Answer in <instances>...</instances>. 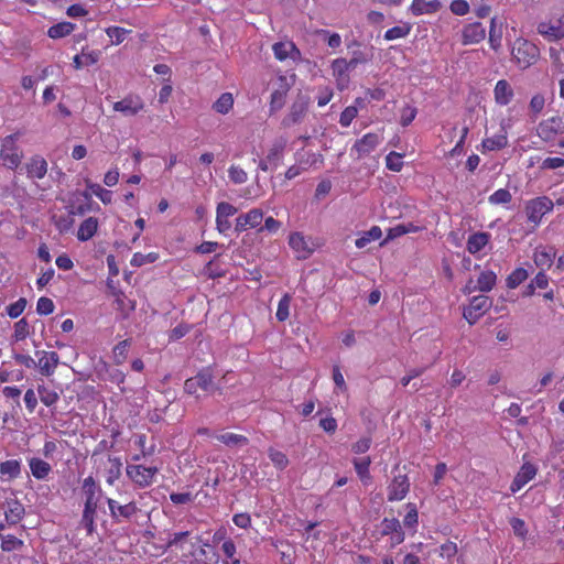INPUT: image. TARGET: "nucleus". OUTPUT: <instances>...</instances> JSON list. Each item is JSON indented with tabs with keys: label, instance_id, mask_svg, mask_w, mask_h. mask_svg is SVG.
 <instances>
[{
	"label": "nucleus",
	"instance_id": "nucleus-1",
	"mask_svg": "<svg viewBox=\"0 0 564 564\" xmlns=\"http://www.w3.org/2000/svg\"><path fill=\"white\" fill-rule=\"evenodd\" d=\"M83 490L85 494V508L82 517V524L91 534L95 530V518L100 499V488L93 477H87L83 481Z\"/></svg>",
	"mask_w": 564,
	"mask_h": 564
},
{
	"label": "nucleus",
	"instance_id": "nucleus-2",
	"mask_svg": "<svg viewBox=\"0 0 564 564\" xmlns=\"http://www.w3.org/2000/svg\"><path fill=\"white\" fill-rule=\"evenodd\" d=\"M19 134L13 133L1 140L0 159L3 165L10 170H17L23 158V152L18 145Z\"/></svg>",
	"mask_w": 564,
	"mask_h": 564
},
{
	"label": "nucleus",
	"instance_id": "nucleus-3",
	"mask_svg": "<svg viewBox=\"0 0 564 564\" xmlns=\"http://www.w3.org/2000/svg\"><path fill=\"white\" fill-rule=\"evenodd\" d=\"M539 48L524 39H517L512 46V57L517 65L525 69L539 58Z\"/></svg>",
	"mask_w": 564,
	"mask_h": 564
},
{
	"label": "nucleus",
	"instance_id": "nucleus-4",
	"mask_svg": "<svg viewBox=\"0 0 564 564\" xmlns=\"http://www.w3.org/2000/svg\"><path fill=\"white\" fill-rule=\"evenodd\" d=\"M384 129L381 128L377 132H368L360 139L356 140L350 149V154L357 160L368 156L383 141Z\"/></svg>",
	"mask_w": 564,
	"mask_h": 564
},
{
	"label": "nucleus",
	"instance_id": "nucleus-5",
	"mask_svg": "<svg viewBox=\"0 0 564 564\" xmlns=\"http://www.w3.org/2000/svg\"><path fill=\"white\" fill-rule=\"evenodd\" d=\"M554 207L553 202L546 196H540L527 202L524 210L528 221L534 227L539 226L543 216Z\"/></svg>",
	"mask_w": 564,
	"mask_h": 564
},
{
	"label": "nucleus",
	"instance_id": "nucleus-6",
	"mask_svg": "<svg viewBox=\"0 0 564 564\" xmlns=\"http://www.w3.org/2000/svg\"><path fill=\"white\" fill-rule=\"evenodd\" d=\"M127 476L129 479L140 488H147L154 482V478L159 473V468L155 466H143L128 464L126 468Z\"/></svg>",
	"mask_w": 564,
	"mask_h": 564
},
{
	"label": "nucleus",
	"instance_id": "nucleus-7",
	"mask_svg": "<svg viewBox=\"0 0 564 564\" xmlns=\"http://www.w3.org/2000/svg\"><path fill=\"white\" fill-rule=\"evenodd\" d=\"M112 109L123 117H135L145 110V101L138 94H128L112 104Z\"/></svg>",
	"mask_w": 564,
	"mask_h": 564
},
{
	"label": "nucleus",
	"instance_id": "nucleus-8",
	"mask_svg": "<svg viewBox=\"0 0 564 564\" xmlns=\"http://www.w3.org/2000/svg\"><path fill=\"white\" fill-rule=\"evenodd\" d=\"M289 246L295 253L296 258L301 260L310 258L316 248L312 238L304 236L300 231L290 234Z\"/></svg>",
	"mask_w": 564,
	"mask_h": 564
},
{
	"label": "nucleus",
	"instance_id": "nucleus-9",
	"mask_svg": "<svg viewBox=\"0 0 564 564\" xmlns=\"http://www.w3.org/2000/svg\"><path fill=\"white\" fill-rule=\"evenodd\" d=\"M491 304V300L486 295L474 296L464 310V318L470 325L475 324L490 308Z\"/></svg>",
	"mask_w": 564,
	"mask_h": 564
},
{
	"label": "nucleus",
	"instance_id": "nucleus-10",
	"mask_svg": "<svg viewBox=\"0 0 564 564\" xmlns=\"http://www.w3.org/2000/svg\"><path fill=\"white\" fill-rule=\"evenodd\" d=\"M536 133L543 141H552L557 134L564 133V121L557 116L543 120L538 124Z\"/></svg>",
	"mask_w": 564,
	"mask_h": 564
},
{
	"label": "nucleus",
	"instance_id": "nucleus-11",
	"mask_svg": "<svg viewBox=\"0 0 564 564\" xmlns=\"http://www.w3.org/2000/svg\"><path fill=\"white\" fill-rule=\"evenodd\" d=\"M238 209L230 203L220 202L216 207V229L221 235H227L231 228L230 217L236 215Z\"/></svg>",
	"mask_w": 564,
	"mask_h": 564
},
{
	"label": "nucleus",
	"instance_id": "nucleus-12",
	"mask_svg": "<svg viewBox=\"0 0 564 564\" xmlns=\"http://www.w3.org/2000/svg\"><path fill=\"white\" fill-rule=\"evenodd\" d=\"M525 455L523 456V464L520 467L519 471L514 476L510 490L512 494L518 492L522 489L529 481H531L538 474V466L531 462L525 460Z\"/></svg>",
	"mask_w": 564,
	"mask_h": 564
},
{
	"label": "nucleus",
	"instance_id": "nucleus-13",
	"mask_svg": "<svg viewBox=\"0 0 564 564\" xmlns=\"http://www.w3.org/2000/svg\"><path fill=\"white\" fill-rule=\"evenodd\" d=\"M290 83L285 76H278L273 83V91L270 100V111L274 112L285 104V98L290 89Z\"/></svg>",
	"mask_w": 564,
	"mask_h": 564
},
{
	"label": "nucleus",
	"instance_id": "nucleus-14",
	"mask_svg": "<svg viewBox=\"0 0 564 564\" xmlns=\"http://www.w3.org/2000/svg\"><path fill=\"white\" fill-rule=\"evenodd\" d=\"M214 376L210 369H204L199 371L195 377L189 378L184 383V390L188 394H195L199 389L209 391L213 388Z\"/></svg>",
	"mask_w": 564,
	"mask_h": 564
},
{
	"label": "nucleus",
	"instance_id": "nucleus-15",
	"mask_svg": "<svg viewBox=\"0 0 564 564\" xmlns=\"http://www.w3.org/2000/svg\"><path fill=\"white\" fill-rule=\"evenodd\" d=\"M263 219V212L259 208H252L246 214H241L236 218L235 230L241 232L248 228H256Z\"/></svg>",
	"mask_w": 564,
	"mask_h": 564
},
{
	"label": "nucleus",
	"instance_id": "nucleus-16",
	"mask_svg": "<svg viewBox=\"0 0 564 564\" xmlns=\"http://www.w3.org/2000/svg\"><path fill=\"white\" fill-rule=\"evenodd\" d=\"M496 282H497L496 273L491 270H485L479 274V276L477 279V284L474 285L473 282L470 281L465 286L464 292L467 294H470L475 291L489 292L496 285Z\"/></svg>",
	"mask_w": 564,
	"mask_h": 564
},
{
	"label": "nucleus",
	"instance_id": "nucleus-17",
	"mask_svg": "<svg viewBox=\"0 0 564 564\" xmlns=\"http://www.w3.org/2000/svg\"><path fill=\"white\" fill-rule=\"evenodd\" d=\"M410 489V482L406 475L395 476L388 487V500L399 501L405 498Z\"/></svg>",
	"mask_w": 564,
	"mask_h": 564
},
{
	"label": "nucleus",
	"instance_id": "nucleus-18",
	"mask_svg": "<svg viewBox=\"0 0 564 564\" xmlns=\"http://www.w3.org/2000/svg\"><path fill=\"white\" fill-rule=\"evenodd\" d=\"M332 73L333 76L336 79L337 86L339 89H345L349 83V75L348 73L351 69V67L348 65L347 59L345 58H336L332 62Z\"/></svg>",
	"mask_w": 564,
	"mask_h": 564
},
{
	"label": "nucleus",
	"instance_id": "nucleus-19",
	"mask_svg": "<svg viewBox=\"0 0 564 564\" xmlns=\"http://www.w3.org/2000/svg\"><path fill=\"white\" fill-rule=\"evenodd\" d=\"M486 36V30L480 22L469 23L464 26L462 32V43L464 45L477 44Z\"/></svg>",
	"mask_w": 564,
	"mask_h": 564
},
{
	"label": "nucleus",
	"instance_id": "nucleus-20",
	"mask_svg": "<svg viewBox=\"0 0 564 564\" xmlns=\"http://www.w3.org/2000/svg\"><path fill=\"white\" fill-rule=\"evenodd\" d=\"M107 503H108V507H109L110 516L115 520H117V521L120 518H122V519H130L138 511V507H137V505L134 502H129V503H126V505H120L118 501H116V500H113L111 498H108L107 499Z\"/></svg>",
	"mask_w": 564,
	"mask_h": 564
},
{
	"label": "nucleus",
	"instance_id": "nucleus-21",
	"mask_svg": "<svg viewBox=\"0 0 564 564\" xmlns=\"http://www.w3.org/2000/svg\"><path fill=\"white\" fill-rule=\"evenodd\" d=\"M538 32L550 41L564 37V26L557 19L540 22L538 25Z\"/></svg>",
	"mask_w": 564,
	"mask_h": 564
},
{
	"label": "nucleus",
	"instance_id": "nucleus-22",
	"mask_svg": "<svg viewBox=\"0 0 564 564\" xmlns=\"http://www.w3.org/2000/svg\"><path fill=\"white\" fill-rule=\"evenodd\" d=\"M442 9L440 0H413L409 11L411 14L419 17L423 14H433Z\"/></svg>",
	"mask_w": 564,
	"mask_h": 564
},
{
	"label": "nucleus",
	"instance_id": "nucleus-23",
	"mask_svg": "<svg viewBox=\"0 0 564 564\" xmlns=\"http://www.w3.org/2000/svg\"><path fill=\"white\" fill-rule=\"evenodd\" d=\"M514 97L512 86L506 80L500 79L496 83L494 88V99L499 106H507Z\"/></svg>",
	"mask_w": 564,
	"mask_h": 564
},
{
	"label": "nucleus",
	"instance_id": "nucleus-24",
	"mask_svg": "<svg viewBox=\"0 0 564 564\" xmlns=\"http://www.w3.org/2000/svg\"><path fill=\"white\" fill-rule=\"evenodd\" d=\"M26 175L31 180H42L47 173V162L40 155L32 156L25 165Z\"/></svg>",
	"mask_w": 564,
	"mask_h": 564
},
{
	"label": "nucleus",
	"instance_id": "nucleus-25",
	"mask_svg": "<svg viewBox=\"0 0 564 564\" xmlns=\"http://www.w3.org/2000/svg\"><path fill=\"white\" fill-rule=\"evenodd\" d=\"M25 513L23 505L17 499L7 500L4 503L6 522L9 525H14L23 518Z\"/></svg>",
	"mask_w": 564,
	"mask_h": 564
},
{
	"label": "nucleus",
	"instance_id": "nucleus-26",
	"mask_svg": "<svg viewBox=\"0 0 564 564\" xmlns=\"http://www.w3.org/2000/svg\"><path fill=\"white\" fill-rule=\"evenodd\" d=\"M556 256V251L553 247H539L534 250L533 261L538 268L542 271L549 269Z\"/></svg>",
	"mask_w": 564,
	"mask_h": 564
},
{
	"label": "nucleus",
	"instance_id": "nucleus-27",
	"mask_svg": "<svg viewBox=\"0 0 564 564\" xmlns=\"http://www.w3.org/2000/svg\"><path fill=\"white\" fill-rule=\"evenodd\" d=\"M272 50L275 58L279 61H285L288 58L295 59L300 55L295 44L291 41L274 43Z\"/></svg>",
	"mask_w": 564,
	"mask_h": 564
},
{
	"label": "nucleus",
	"instance_id": "nucleus-28",
	"mask_svg": "<svg viewBox=\"0 0 564 564\" xmlns=\"http://www.w3.org/2000/svg\"><path fill=\"white\" fill-rule=\"evenodd\" d=\"M41 356L39 357V368L42 375L51 376L54 373L59 358L55 351H41L39 352Z\"/></svg>",
	"mask_w": 564,
	"mask_h": 564
},
{
	"label": "nucleus",
	"instance_id": "nucleus-29",
	"mask_svg": "<svg viewBox=\"0 0 564 564\" xmlns=\"http://www.w3.org/2000/svg\"><path fill=\"white\" fill-rule=\"evenodd\" d=\"M307 98H299L291 107L288 116L284 119L286 126L295 124L302 120L307 110Z\"/></svg>",
	"mask_w": 564,
	"mask_h": 564
},
{
	"label": "nucleus",
	"instance_id": "nucleus-30",
	"mask_svg": "<svg viewBox=\"0 0 564 564\" xmlns=\"http://www.w3.org/2000/svg\"><path fill=\"white\" fill-rule=\"evenodd\" d=\"M286 144L288 139L284 137H279L272 142L270 149L268 150L267 158L269 161L274 162V166H278L281 162Z\"/></svg>",
	"mask_w": 564,
	"mask_h": 564
},
{
	"label": "nucleus",
	"instance_id": "nucleus-31",
	"mask_svg": "<svg viewBox=\"0 0 564 564\" xmlns=\"http://www.w3.org/2000/svg\"><path fill=\"white\" fill-rule=\"evenodd\" d=\"M489 238L490 236L487 232H476L470 235L467 240V250L473 254L481 251L489 242Z\"/></svg>",
	"mask_w": 564,
	"mask_h": 564
},
{
	"label": "nucleus",
	"instance_id": "nucleus-32",
	"mask_svg": "<svg viewBox=\"0 0 564 564\" xmlns=\"http://www.w3.org/2000/svg\"><path fill=\"white\" fill-rule=\"evenodd\" d=\"M98 228V221L94 217H88L85 219L77 231V238L80 241H87L89 240L97 231Z\"/></svg>",
	"mask_w": 564,
	"mask_h": 564
},
{
	"label": "nucleus",
	"instance_id": "nucleus-33",
	"mask_svg": "<svg viewBox=\"0 0 564 564\" xmlns=\"http://www.w3.org/2000/svg\"><path fill=\"white\" fill-rule=\"evenodd\" d=\"M546 104V97L542 93L534 94L529 101V116L535 120L543 111Z\"/></svg>",
	"mask_w": 564,
	"mask_h": 564
},
{
	"label": "nucleus",
	"instance_id": "nucleus-34",
	"mask_svg": "<svg viewBox=\"0 0 564 564\" xmlns=\"http://www.w3.org/2000/svg\"><path fill=\"white\" fill-rule=\"evenodd\" d=\"M355 470L359 476L360 480L364 484H368L371 480V476L369 473V466L371 464V458L369 456H365L361 458H355L352 460Z\"/></svg>",
	"mask_w": 564,
	"mask_h": 564
},
{
	"label": "nucleus",
	"instance_id": "nucleus-35",
	"mask_svg": "<svg viewBox=\"0 0 564 564\" xmlns=\"http://www.w3.org/2000/svg\"><path fill=\"white\" fill-rule=\"evenodd\" d=\"M122 463L118 457L109 456L106 464V481L112 485L121 475Z\"/></svg>",
	"mask_w": 564,
	"mask_h": 564
},
{
	"label": "nucleus",
	"instance_id": "nucleus-36",
	"mask_svg": "<svg viewBox=\"0 0 564 564\" xmlns=\"http://www.w3.org/2000/svg\"><path fill=\"white\" fill-rule=\"evenodd\" d=\"M507 144H508L507 133L502 132V133L495 134L490 138H486L482 141V149L485 151H497V150L506 148Z\"/></svg>",
	"mask_w": 564,
	"mask_h": 564
},
{
	"label": "nucleus",
	"instance_id": "nucleus-37",
	"mask_svg": "<svg viewBox=\"0 0 564 564\" xmlns=\"http://www.w3.org/2000/svg\"><path fill=\"white\" fill-rule=\"evenodd\" d=\"M381 236V228L379 226H372L369 230L362 232L360 237L356 239L355 245L357 248L362 249L371 241L379 240Z\"/></svg>",
	"mask_w": 564,
	"mask_h": 564
},
{
	"label": "nucleus",
	"instance_id": "nucleus-38",
	"mask_svg": "<svg viewBox=\"0 0 564 564\" xmlns=\"http://www.w3.org/2000/svg\"><path fill=\"white\" fill-rule=\"evenodd\" d=\"M29 466L32 475L36 479H44L51 471V465L40 458H31L29 460Z\"/></svg>",
	"mask_w": 564,
	"mask_h": 564
},
{
	"label": "nucleus",
	"instance_id": "nucleus-39",
	"mask_svg": "<svg viewBox=\"0 0 564 564\" xmlns=\"http://www.w3.org/2000/svg\"><path fill=\"white\" fill-rule=\"evenodd\" d=\"M232 107L234 96L230 93L221 94L213 105V109L220 115H227L232 109Z\"/></svg>",
	"mask_w": 564,
	"mask_h": 564
},
{
	"label": "nucleus",
	"instance_id": "nucleus-40",
	"mask_svg": "<svg viewBox=\"0 0 564 564\" xmlns=\"http://www.w3.org/2000/svg\"><path fill=\"white\" fill-rule=\"evenodd\" d=\"M362 104V99L360 98H357L355 100V105H351V106H348L346 107L341 113H340V118H339V123L341 124V127H349L350 123L352 122V120L357 117L358 115V105H361Z\"/></svg>",
	"mask_w": 564,
	"mask_h": 564
},
{
	"label": "nucleus",
	"instance_id": "nucleus-41",
	"mask_svg": "<svg viewBox=\"0 0 564 564\" xmlns=\"http://www.w3.org/2000/svg\"><path fill=\"white\" fill-rule=\"evenodd\" d=\"M74 24L70 22H61L51 26L47 31V35L51 39H62L69 35L74 31Z\"/></svg>",
	"mask_w": 564,
	"mask_h": 564
},
{
	"label": "nucleus",
	"instance_id": "nucleus-42",
	"mask_svg": "<svg viewBox=\"0 0 564 564\" xmlns=\"http://www.w3.org/2000/svg\"><path fill=\"white\" fill-rule=\"evenodd\" d=\"M216 438L227 446H243L248 443L246 436L226 432L216 436Z\"/></svg>",
	"mask_w": 564,
	"mask_h": 564
},
{
	"label": "nucleus",
	"instance_id": "nucleus-43",
	"mask_svg": "<svg viewBox=\"0 0 564 564\" xmlns=\"http://www.w3.org/2000/svg\"><path fill=\"white\" fill-rule=\"evenodd\" d=\"M21 465L18 460L11 459L0 464V474L8 479L17 478L20 475Z\"/></svg>",
	"mask_w": 564,
	"mask_h": 564
},
{
	"label": "nucleus",
	"instance_id": "nucleus-44",
	"mask_svg": "<svg viewBox=\"0 0 564 564\" xmlns=\"http://www.w3.org/2000/svg\"><path fill=\"white\" fill-rule=\"evenodd\" d=\"M105 32L110 37L111 44L119 45L126 40L127 35L131 33V30L120 26H109Z\"/></svg>",
	"mask_w": 564,
	"mask_h": 564
},
{
	"label": "nucleus",
	"instance_id": "nucleus-45",
	"mask_svg": "<svg viewBox=\"0 0 564 564\" xmlns=\"http://www.w3.org/2000/svg\"><path fill=\"white\" fill-rule=\"evenodd\" d=\"M87 189L91 195L98 197L104 204H110L112 200V192L104 188L96 183H87Z\"/></svg>",
	"mask_w": 564,
	"mask_h": 564
},
{
	"label": "nucleus",
	"instance_id": "nucleus-46",
	"mask_svg": "<svg viewBox=\"0 0 564 564\" xmlns=\"http://www.w3.org/2000/svg\"><path fill=\"white\" fill-rule=\"evenodd\" d=\"M160 258L159 253L158 252H150V253H141V252H135L131 260H130V264L132 267H142V265H145V264H149V263H154L155 261H158Z\"/></svg>",
	"mask_w": 564,
	"mask_h": 564
},
{
	"label": "nucleus",
	"instance_id": "nucleus-47",
	"mask_svg": "<svg viewBox=\"0 0 564 564\" xmlns=\"http://www.w3.org/2000/svg\"><path fill=\"white\" fill-rule=\"evenodd\" d=\"M268 455L275 468L283 470L288 467L289 458L283 452L270 448Z\"/></svg>",
	"mask_w": 564,
	"mask_h": 564
},
{
	"label": "nucleus",
	"instance_id": "nucleus-48",
	"mask_svg": "<svg viewBox=\"0 0 564 564\" xmlns=\"http://www.w3.org/2000/svg\"><path fill=\"white\" fill-rule=\"evenodd\" d=\"M528 276H529V274L525 269L518 268L514 271H512L510 273V275L507 278V286L510 289H516L523 281H525L528 279Z\"/></svg>",
	"mask_w": 564,
	"mask_h": 564
},
{
	"label": "nucleus",
	"instance_id": "nucleus-49",
	"mask_svg": "<svg viewBox=\"0 0 564 564\" xmlns=\"http://www.w3.org/2000/svg\"><path fill=\"white\" fill-rule=\"evenodd\" d=\"M410 32H411V25L410 24H403V25L393 26V28H391V29L386 31L384 39L387 41H393V40H397V39H402V37H405L406 35H409Z\"/></svg>",
	"mask_w": 564,
	"mask_h": 564
},
{
	"label": "nucleus",
	"instance_id": "nucleus-50",
	"mask_svg": "<svg viewBox=\"0 0 564 564\" xmlns=\"http://www.w3.org/2000/svg\"><path fill=\"white\" fill-rule=\"evenodd\" d=\"M291 295L284 294L282 299L279 301L278 310H276V318L280 322H284L290 316V305H291Z\"/></svg>",
	"mask_w": 564,
	"mask_h": 564
},
{
	"label": "nucleus",
	"instance_id": "nucleus-51",
	"mask_svg": "<svg viewBox=\"0 0 564 564\" xmlns=\"http://www.w3.org/2000/svg\"><path fill=\"white\" fill-rule=\"evenodd\" d=\"M228 176L234 184H243L248 180L247 172L239 165H230L228 169Z\"/></svg>",
	"mask_w": 564,
	"mask_h": 564
},
{
	"label": "nucleus",
	"instance_id": "nucleus-52",
	"mask_svg": "<svg viewBox=\"0 0 564 564\" xmlns=\"http://www.w3.org/2000/svg\"><path fill=\"white\" fill-rule=\"evenodd\" d=\"M37 390H39V395H40L41 401L46 406H51V405L55 404L59 398L57 392H55L54 390H52L47 387L40 386Z\"/></svg>",
	"mask_w": 564,
	"mask_h": 564
},
{
	"label": "nucleus",
	"instance_id": "nucleus-53",
	"mask_svg": "<svg viewBox=\"0 0 564 564\" xmlns=\"http://www.w3.org/2000/svg\"><path fill=\"white\" fill-rule=\"evenodd\" d=\"M402 159V154L392 151L386 156V165L393 172H400L403 167Z\"/></svg>",
	"mask_w": 564,
	"mask_h": 564
},
{
	"label": "nucleus",
	"instance_id": "nucleus-54",
	"mask_svg": "<svg viewBox=\"0 0 564 564\" xmlns=\"http://www.w3.org/2000/svg\"><path fill=\"white\" fill-rule=\"evenodd\" d=\"M512 196L508 189L499 188L489 196L488 200L492 205H500L508 204Z\"/></svg>",
	"mask_w": 564,
	"mask_h": 564
},
{
	"label": "nucleus",
	"instance_id": "nucleus-55",
	"mask_svg": "<svg viewBox=\"0 0 564 564\" xmlns=\"http://www.w3.org/2000/svg\"><path fill=\"white\" fill-rule=\"evenodd\" d=\"M129 340H122L113 348V360L117 365L123 364L128 355Z\"/></svg>",
	"mask_w": 564,
	"mask_h": 564
},
{
	"label": "nucleus",
	"instance_id": "nucleus-56",
	"mask_svg": "<svg viewBox=\"0 0 564 564\" xmlns=\"http://www.w3.org/2000/svg\"><path fill=\"white\" fill-rule=\"evenodd\" d=\"M30 333V326L25 318H21L14 324L13 338L15 341L23 340Z\"/></svg>",
	"mask_w": 564,
	"mask_h": 564
},
{
	"label": "nucleus",
	"instance_id": "nucleus-57",
	"mask_svg": "<svg viewBox=\"0 0 564 564\" xmlns=\"http://www.w3.org/2000/svg\"><path fill=\"white\" fill-rule=\"evenodd\" d=\"M23 542L14 535H2L1 536V549L3 551H14L22 546Z\"/></svg>",
	"mask_w": 564,
	"mask_h": 564
},
{
	"label": "nucleus",
	"instance_id": "nucleus-58",
	"mask_svg": "<svg viewBox=\"0 0 564 564\" xmlns=\"http://www.w3.org/2000/svg\"><path fill=\"white\" fill-rule=\"evenodd\" d=\"M417 110L415 107L406 105L401 110L400 123L408 127L415 118Z\"/></svg>",
	"mask_w": 564,
	"mask_h": 564
},
{
	"label": "nucleus",
	"instance_id": "nucleus-59",
	"mask_svg": "<svg viewBox=\"0 0 564 564\" xmlns=\"http://www.w3.org/2000/svg\"><path fill=\"white\" fill-rule=\"evenodd\" d=\"M25 306H26V300L21 297L17 302L10 304L7 307V313L11 318H17L23 313V311L25 310Z\"/></svg>",
	"mask_w": 564,
	"mask_h": 564
},
{
	"label": "nucleus",
	"instance_id": "nucleus-60",
	"mask_svg": "<svg viewBox=\"0 0 564 564\" xmlns=\"http://www.w3.org/2000/svg\"><path fill=\"white\" fill-rule=\"evenodd\" d=\"M55 305L48 297H40L36 304V312L40 315H48L53 313Z\"/></svg>",
	"mask_w": 564,
	"mask_h": 564
},
{
	"label": "nucleus",
	"instance_id": "nucleus-61",
	"mask_svg": "<svg viewBox=\"0 0 564 564\" xmlns=\"http://www.w3.org/2000/svg\"><path fill=\"white\" fill-rule=\"evenodd\" d=\"M333 380L335 383V393L347 391V386H346L344 376L338 366H335L333 368Z\"/></svg>",
	"mask_w": 564,
	"mask_h": 564
},
{
	"label": "nucleus",
	"instance_id": "nucleus-62",
	"mask_svg": "<svg viewBox=\"0 0 564 564\" xmlns=\"http://www.w3.org/2000/svg\"><path fill=\"white\" fill-rule=\"evenodd\" d=\"M371 55L362 51H355L352 57L347 61L351 69H355L359 64L367 63L371 59Z\"/></svg>",
	"mask_w": 564,
	"mask_h": 564
},
{
	"label": "nucleus",
	"instance_id": "nucleus-63",
	"mask_svg": "<svg viewBox=\"0 0 564 564\" xmlns=\"http://www.w3.org/2000/svg\"><path fill=\"white\" fill-rule=\"evenodd\" d=\"M372 440L368 436L359 438L356 443L351 445V451L355 454H364L366 453L370 446H371Z\"/></svg>",
	"mask_w": 564,
	"mask_h": 564
},
{
	"label": "nucleus",
	"instance_id": "nucleus-64",
	"mask_svg": "<svg viewBox=\"0 0 564 564\" xmlns=\"http://www.w3.org/2000/svg\"><path fill=\"white\" fill-rule=\"evenodd\" d=\"M510 525L513 530V533L521 538V539H524L527 536V533H528V530H527V527H525V523L523 520L519 519V518H512L510 520Z\"/></svg>",
	"mask_w": 564,
	"mask_h": 564
}]
</instances>
